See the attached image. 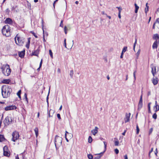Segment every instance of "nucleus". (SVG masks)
I'll return each instance as SVG.
<instances>
[{"instance_id":"obj_1","label":"nucleus","mask_w":159,"mask_h":159,"mask_svg":"<svg viewBox=\"0 0 159 159\" xmlns=\"http://www.w3.org/2000/svg\"><path fill=\"white\" fill-rule=\"evenodd\" d=\"M2 94L3 98H7L12 91L11 87L7 85H4L2 87Z\"/></svg>"},{"instance_id":"obj_2","label":"nucleus","mask_w":159,"mask_h":159,"mask_svg":"<svg viewBox=\"0 0 159 159\" xmlns=\"http://www.w3.org/2000/svg\"><path fill=\"white\" fill-rule=\"evenodd\" d=\"M1 69L2 72L4 75L8 76L11 72V70L9 68V66L8 64L3 65L2 66Z\"/></svg>"},{"instance_id":"obj_3","label":"nucleus","mask_w":159,"mask_h":159,"mask_svg":"<svg viewBox=\"0 0 159 159\" xmlns=\"http://www.w3.org/2000/svg\"><path fill=\"white\" fill-rule=\"evenodd\" d=\"M10 27L8 25H6L3 27L2 29V33L6 37L10 36Z\"/></svg>"},{"instance_id":"obj_4","label":"nucleus","mask_w":159,"mask_h":159,"mask_svg":"<svg viewBox=\"0 0 159 159\" xmlns=\"http://www.w3.org/2000/svg\"><path fill=\"white\" fill-rule=\"evenodd\" d=\"M16 43L19 46H22L24 42V39L22 37H20L17 34L15 38Z\"/></svg>"},{"instance_id":"obj_5","label":"nucleus","mask_w":159,"mask_h":159,"mask_svg":"<svg viewBox=\"0 0 159 159\" xmlns=\"http://www.w3.org/2000/svg\"><path fill=\"white\" fill-rule=\"evenodd\" d=\"M62 139L61 137H60L57 135H56L55 137V144L56 148L57 149V146H59L61 145Z\"/></svg>"},{"instance_id":"obj_6","label":"nucleus","mask_w":159,"mask_h":159,"mask_svg":"<svg viewBox=\"0 0 159 159\" xmlns=\"http://www.w3.org/2000/svg\"><path fill=\"white\" fill-rule=\"evenodd\" d=\"M12 138L11 140L14 142H16V140H17L20 136L19 133L17 131L13 132L12 134Z\"/></svg>"},{"instance_id":"obj_7","label":"nucleus","mask_w":159,"mask_h":159,"mask_svg":"<svg viewBox=\"0 0 159 159\" xmlns=\"http://www.w3.org/2000/svg\"><path fill=\"white\" fill-rule=\"evenodd\" d=\"M12 119L10 116H7L5 119L4 122L6 126H7L10 124L11 123Z\"/></svg>"},{"instance_id":"obj_8","label":"nucleus","mask_w":159,"mask_h":159,"mask_svg":"<svg viewBox=\"0 0 159 159\" xmlns=\"http://www.w3.org/2000/svg\"><path fill=\"white\" fill-rule=\"evenodd\" d=\"M103 143H104V147H105V148L104 151L103 152H101L100 153L97 154H95V155H96L97 156L94 157L93 158L94 159H99L102 156L104 152L105 151L107 146V144L105 142H104Z\"/></svg>"},{"instance_id":"obj_9","label":"nucleus","mask_w":159,"mask_h":159,"mask_svg":"<svg viewBox=\"0 0 159 159\" xmlns=\"http://www.w3.org/2000/svg\"><path fill=\"white\" fill-rule=\"evenodd\" d=\"M143 106L142 94L140 96L138 105V110L140 109Z\"/></svg>"},{"instance_id":"obj_10","label":"nucleus","mask_w":159,"mask_h":159,"mask_svg":"<svg viewBox=\"0 0 159 159\" xmlns=\"http://www.w3.org/2000/svg\"><path fill=\"white\" fill-rule=\"evenodd\" d=\"M150 66L152 68V73L153 76H154L157 72L156 67L154 66L153 64H151Z\"/></svg>"},{"instance_id":"obj_11","label":"nucleus","mask_w":159,"mask_h":159,"mask_svg":"<svg viewBox=\"0 0 159 159\" xmlns=\"http://www.w3.org/2000/svg\"><path fill=\"white\" fill-rule=\"evenodd\" d=\"M130 116V113H126L125 117L124 118L125 122V123L128 122L129 121Z\"/></svg>"},{"instance_id":"obj_12","label":"nucleus","mask_w":159,"mask_h":159,"mask_svg":"<svg viewBox=\"0 0 159 159\" xmlns=\"http://www.w3.org/2000/svg\"><path fill=\"white\" fill-rule=\"evenodd\" d=\"M16 107L14 105H11L10 106H7L5 108V110L6 111H8L11 110L16 109Z\"/></svg>"},{"instance_id":"obj_13","label":"nucleus","mask_w":159,"mask_h":159,"mask_svg":"<svg viewBox=\"0 0 159 159\" xmlns=\"http://www.w3.org/2000/svg\"><path fill=\"white\" fill-rule=\"evenodd\" d=\"M4 22L6 24H11L12 23V20L10 18H7L5 20Z\"/></svg>"},{"instance_id":"obj_14","label":"nucleus","mask_w":159,"mask_h":159,"mask_svg":"<svg viewBox=\"0 0 159 159\" xmlns=\"http://www.w3.org/2000/svg\"><path fill=\"white\" fill-rule=\"evenodd\" d=\"M98 128L97 127H95L94 129H93L91 130V132L94 135H95V134H97L98 132Z\"/></svg>"},{"instance_id":"obj_15","label":"nucleus","mask_w":159,"mask_h":159,"mask_svg":"<svg viewBox=\"0 0 159 159\" xmlns=\"http://www.w3.org/2000/svg\"><path fill=\"white\" fill-rule=\"evenodd\" d=\"M158 80L157 78L153 77L152 80V82L153 84L154 85H156L158 83Z\"/></svg>"},{"instance_id":"obj_16","label":"nucleus","mask_w":159,"mask_h":159,"mask_svg":"<svg viewBox=\"0 0 159 159\" xmlns=\"http://www.w3.org/2000/svg\"><path fill=\"white\" fill-rule=\"evenodd\" d=\"M39 51V49H38L34 51L32 53V55L38 56Z\"/></svg>"},{"instance_id":"obj_17","label":"nucleus","mask_w":159,"mask_h":159,"mask_svg":"<svg viewBox=\"0 0 159 159\" xmlns=\"http://www.w3.org/2000/svg\"><path fill=\"white\" fill-rule=\"evenodd\" d=\"M25 54V51H21L20 52H19V57H20L21 58L23 57H24Z\"/></svg>"},{"instance_id":"obj_18","label":"nucleus","mask_w":159,"mask_h":159,"mask_svg":"<svg viewBox=\"0 0 159 159\" xmlns=\"http://www.w3.org/2000/svg\"><path fill=\"white\" fill-rule=\"evenodd\" d=\"M156 108L155 111L156 112L159 110V106L157 105V101L155 102V106L154 107V108Z\"/></svg>"},{"instance_id":"obj_19","label":"nucleus","mask_w":159,"mask_h":159,"mask_svg":"<svg viewBox=\"0 0 159 159\" xmlns=\"http://www.w3.org/2000/svg\"><path fill=\"white\" fill-rule=\"evenodd\" d=\"M42 27H43V41L44 42H45L46 41V40H45V39L44 31V30H43V20H42Z\"/></svg>"},{"instance_id":"obj_20","label":"nucleus","mask_w":159,"mask_h":159,"mask_svg":"<svg viewBox=\"0 0 159 159\" xmlns=\"http://www.w3.org/2000/svg\"><path fill=\"white\" fill-rule=\"evenodd\" d=\"M157 40L155 41L153 43V44L152 45V48L153 49L155 48H157Z\"/></svg>"},{"instance_id":"obj_21","label":"nucleus","mask_w":159,"mask_h":159,"mask_svg":"<svg viewBox=\"0 0 159 159\" xmlns=\"http://www.w3.org/2000/svg\"><path fill=\"white\" fill-rule=\"evenodd\" d=\"M3 135L0 134V142H2L6 140Z\"/></svg>"},{"instance_id":"obj_22","label":"nucleus","mask_w":159,"mask_h":159,"mask_svg":"<svg viewBox=\"0 0 159 159\" xmlns=\"http://www.w3.org/2000/svg\"><path fill=\"white\" fill-rule=\"evenodd\" d=\"M10 82V80L9 79H4L2 81V83L6 84H9Z\"/></svg>"},{"instance_id":"obj_23","label":"nucleus","mask_w":159,"mask_h":159,"mask_svg":"<svg viewBox=\"0 0 159 159\" xmlns=\"http://www.w3.org/2000/svg\"><path fill=\"white\" fill-rule=\"evenodd\" d=\"M116 8H118V11H119L118 17L119 18H121L120 12H121V11L122 9L121 8H120V7H116Z\"/></svg>"},{"instance_id":"obj_24","label":"nucleus","mask_w":159,"mask_h":159,"mask_svg":"<svg viewBox=\"0 0 159 159\" xmlns=\"http://www.w3.org/2000/svg\"><path fill=\"white\" fill-rule=\"evenodd\" d=\"M134 6L135 7V12L137 13L138 11V9H139V7L138 6L136 3L134 4Z\"/></svg>"},{"instance_id":"obj_25","label":"nucleus","mask_w":159,"mask_h":159,"mask_svg":"<svg viewBox=\"0 0 159 159\" xmlns=\"http://www.w3.org/2000/svg\"><path fill=\"white\" fill-rule=\"evenodd\" d=\"M149 7L148 6V3H147L146 4V7L145 9V11L146 13H147L148 11Z\"/></svg>"},{"instance_id":"obj_26","label":"nucleus","mask_w":159,"mask_h":159,"mask_svg":"<svg viewBox=\"0 0 159 159\" xmlns=\"http://www.w3.org/2000/svg\"><path fill=\"white\" fill-rule=\"evenodd\" d=\"M159 37L158 35V34H154L153 37V39H154L157 40V39H159Z\"/></svg>"},{"instance_id":"obj_27","label":"nucleus","mask_w":159,"mask_h":159,"mask_svg":"<svg viewBox=\"0 0 159 159\" xmlns=\"http://www.w3.org/2000/svg\"><path fill=\"white\" fill-rule=\"evenodd\" d=\"M34 132L36 134V137H37L38 135V128L36 127L34 129Z\"/></svg>"},{"instance_id":"obj_28","label":"nucleus","mask_w":159,"mask_h":159,"mask_svg":"<svg viewBox=\"0 0 159 159\" xmlns=\"http://www.w3.org/2000/svg\"><path fill=\"white\" fill-rule=\"evenodd\" d=\"M74 74V71L73 70L70 71V75L71 78H73Z\"/></svg>"},{"instance_id":"obj_29","label":"nucleus","mask_w":159,"mask_h":159,"mask_svg":"<svg viewBox=\"0 0 159 159\" xmlns=\"http://www.w3.org/2000/svg\"><path fill=\"white\" fill-rule=\"evenodd\" d=\"M21 93V91L20 90L18 91V92H17V94L19 98H20V99H21V98L20 96V94Z\"/></svg>"},{"instance_id":"obj_30","label":"nucleus","mask_w":159,"mask_h":159,"mask_svg":"<svg viewBox=\"0 0 159 159\" xmlns=\"http://www.w3.org/2000/svg\"><path fill=\"white\" fill-rule=\"evenodd\" d=\"M93 140L91 136H89L88 138V142L89 143H91Z\"/></svg>"},{"instance_id":"obj_31","label":"nucleus","mask_w":159,"mask_h":159,"mask_svg":"<svg viewBox=\"0 0 159 159\" xmlns=\"http://www.w3.org/2000/svg\"><path fill=\"white\" fill-rule=\"evenodd\" d=\"M42 62H43V60H42V59L41 60V61H40V63L39 67V68H38L37 69V70L38 71H39V70L40 68V67H41L42 66Z\"/></svg>"},{"instance_id":"obj_32","label":"nucleus","mask_w":159,"mask_h":159,"mask_svg":"<svg viewBox=\"0 0 159 159\" xmlns=\"http://www.w3.org/2000/svg\"><path fill=\"white\" fill-rule=\"evenodd\" d=\"M49 93H50V89H49L48 94V96H47V98H46V101H47V104H48V96H49Z\"/></svg>"},{"instance_id":"obj_33","label":"nucleus","mask_w":159,"mask_h":159,"mask_svg":"<svg viewBox=\"0 0 159 159\" xmlns=\"http://www.w3.org/2000/svg\"><path fill=\"white\" fill-rule=\"evenodd\" d=\"M116 141H115V145L116 146H118L119 144V142L117 140V139H116Z\"/></svg>"},{"instance_id":"obj_34","label":"nucleus","mask_w":159,"mask_h":159,"mask_svg":"<svg viewBox=\"0 0 159 159\" xmlns=\"http://www.w3.org/2000/svg\"><path fill=\"white\" fill-rule=\"evenodd\" d=\"M88 157L89 159H92L93 158V156L91 154H88Z\"/></svg>"},{"instance_id":"obj_35","label":"nucleus","mask_w":159,"mask_h":159,"mask_svg":"<svg viewBox=\"0 0 159 159\" xmlns=\"http://www.w3.org/2000/svg\"><path fill=\"white\" fill-rule=\"evenodd\" d=\"M127 47H124V48H123V49L122 50V52H123L124 53L127 50Z\"/></svg>"},{"instance_id":"obj_36","label":"nucleus","mask_w":159,"mask_h":159,"mask_svg":"<svg viewBox=\"0 0 159 159\" xmlns=\"http://www.w3.org/2000/svg\"><path fill=\"white\" fill-rule=\"evenodd\" d=\"M3 152L4 151H7L8 150V147L7 146H5L3 148Z\"/></svg>"},{"instance_id":"obj_37","label":"nucleus","mask_w":159,"mask_h":159,"mask_svg":"<svg viewBox=\"0 0 159 159\" xmlns=\"http://www.w3.org/2000/svg\"><path fill=\"white\" fill-rule=\"evenodd\" d=\"M49 54H50L51 57V58H52L53 57V55H52V50L51 49H50L49 50Z\"/></svg>"},{"instance_id":"obj_38","label":"nucleus","mask_w":159,"mask_h":159,"mask_svg":"<svg viewBox=\"0 0 159 159\" xmlns=\"http://www.w3.org/2000/svg\"><path fill=\"white\" fill-rule=\"evenodd\" d=\"M67 134H68V135H70V137H68V138H71L72 137V134H71L69 133L67 131H66L65 134H66L67 135Z\"/></svg>"},{"instance_id":"obj_39","label":"nucleus","mask_w":159,"mask_h":159,"mask_svg":"<svg viewBox=\"0 0 159 159\" xmlns=\"http://www.w3.org/2000/svg\"><path fill=\"white\" fill-rule=\"evenodd\" d=\"M3 152H4V156H8L9 153H8V151H4Z\"/></svg>"},{"instance_id":"obj_40","label":"nucleus","mask_w":159,"mask_h":159,"mask_svg":"<svg viewBox=\"0 0 159 159\" xmlns=\"http://www.w3.org/2000/svg\"><path fill=\"white\" fill-rule=\"evenodd\" d=\"M139 131V128L138 125H137L136 126V133L138 134Z\"/></svg>"},{"instance_id":"obj_41","label":"nucleus","mask_w":159,"mask_h":159,"mask_svg":"<svg viewBox=\"0 0 159 159\" xmlns=\"http://www.w3.org/2000/svg\"><path fill=\"white\" fill-rule=\"evenodd\" d=\"M152 118L155 119H156L157 118V115L156 113H154L152 115Z\"/></svg>"},{"instance_id":"obj_42","label":"nucleus","mask_w":159,"mask_h":159,"mask_svg":"<svg viewBox=\"0 0 159 159\" xmlns=\"http://www.w3.org/2000/svg\"><path fill=\"white\" fill-rule=\"evenodd\" d=\"M137 39L136 38L135 39V42L134 44V46H133V49H134V51L135 50V46L136 44L137 43Z\"/></svg>"},{"instance_id":"obj_43","label":"nucleus","mask_w":159,"mask_h":159,"mask_svg":"<svg viewBox=\"0 0 159 159\" xmlns=\"http://www.w3.org/2000/svg\"><path fill=\"white\" fill-rule=\"evenodd\" d=\"M26 103L28 104V99L27 98V96L26 97H25V99H24Z\"/></svg>"},{"instance_id":"obj_44","label":"nucleus","mask_w":159,"mask_h":159,"mask_svg":"<svg viewBox=\"0 0 159 159\" xmlns=\"http://www.w3.org/2000/svg\"><path fill=\"white\" fill-rule=\"evenodd\" d=\"M10 11L9 9L8 8H7L6 10V12L7 14L8 15L9 14Z\"/></svg>"},{"instance_id":"obj_45","label":"nucleus","mask_w":159,"mask_h":159,"mask_svg":"<svg viewBox=\"0 0 159 159\" xmlns=\"http://www.w3.org/2000/svg\"><path fill=\"white\" fill-rule=\"evenodd\" d=\"M63 20H62L61 21V23L60 25V26L61 27H63Z\"/></svg>"},{"instance_id":"obj_46","label":"nucleus","mask_w":159,"mask_h":159,"mask_svg":"<svg viewBox=\"0 0 159 159\" xmlns=\"http://www.w3.org/2000/svg\"><path fill=\"white\" fill-rule=\"evenodd\" d=\"M17 7L16 6H13L12 7L11 10L12 11H15L16 9V8Z\"/></svg>"},{"instance_id":"obj_47","label":"nucleus","mask_w":159,"mask_h":159,"mask_svg":"<svg viewBox=\"0 0 159 159\" xmlns=\"http://www.w3.org/2000/svg\"><path fill=\"white\" fill-rule=\"evenodd\" d=\"M114 151L116 154H118L119 152V150L117 148L115 149Z\"/></svg>"},{"instance_id":"obj_48","label":"nucleus","mask_w":159,"mask_h":159,"mask_svg":"<svg viewBox=\"0 0 159 159\" xmlns=\"http://www.w3.org/2000/svg\"><path fill=\"white\" fill-rule=\"evenodd\" d=\"M64 32H65V34H66L67 33V29L66 27V26H65L64 28Z\"/></svg>"},{"instance_id":"obj_49","label":"nucleus","mask_w":159,"mask_h":159,"mask_svg":"<svg viewBox=\"0 0 159 159\" xmlns=\"http://www.w3.org/2000/svg\"><path fill=\"white\" fill-rule=\"evenodd\" d=\"M151 103H149L148 104V109L149 111V112L150 111V104Z\"/></svg>"},{"instance_id":"obj_50","label":"nucleus","mask_w":159,"mask_h":159,"mask_svg":"<svg viewBox=\"0 0 159 159\" xmlns=\"http://www.w3.org/2000/svg\"><path fill=\"white\" fill-rule=\"evenodd\" d=\"M33 34V35L36 38H38V36L37 35L35 34V33H34L33 32H31Z\"/></svg>"},{"instance_id":"obj_51","label":"nucleus","mask_w":159,"mask_h":159,"mask_svg":"<svg viewBox=\"0 0 159 159\" xmlns=\"http://www.w3.org/2000/svg\"><path fill=\"white\" fill-rule=\"evenodd\" d=\"M57 116L59 120H60L61 119V117L60 115V114H57Z\"/></svg>"},{"instance_id":"obj_52","label":"nucleus","mask_w":159,"mask_h":159,"mask_svg":"<svg viewBox=\"0 0 159 159\" xmlns=\"http://www.w3.org/2000/svg\"><path fill=\"white\" fill-rule=\"evenodd\" d=\"M66 39H65L64 40V46L65 47V48H66Z\"/></svg>"},{"instance_id":"obj_53","label":"nucleus","mask_w":159,"mask_h":159,"mask_svg":"<svg viewBox=\"0 0 159 159\" xmlns=\"http://www.w3.org/2000/svg\"><path fill=\"white\" fill-rule=\"evenodd\" d=\"M58 1V0H55L53 3V7H54V8H55V3L57 2V1Z\"/></svg>"},{"instance_id":"obj_54","label":"nucleus","mask_w":159,"mask_h":159,"mask_svg":"<svg viewBox=\"0 0 159 159\" xmlns=\"http://www.w3.org/2000/svg\"><path fill=\"white\" fill-rule=\"evenodd\" d=\"M153 151V148H152L151 149V150L149 151V156H150V153Z\"/></svg>"},{"instance_id":"obj_55","label":"nucleus","mask_w":159,"mask_h":159,"mask_svg":"<svg viewBox=\"0 0 159 159\" xmlns=\"http://www.w3.org/2000/svg\"><path fill=\"white\" fill-rule=\"evenodd\" d=\"M30 43H27V44H26V47L27 48H29V46H30Z\"/></svg>"},{"instance_id":"obj_56","label":"nucleus","mask_w":159,"mask_h":159,"mask_svg":"<svg viewBox=\"0 0 159 159\" xmlns=\"http://www.w3.org/2000/svg\"><path fill=\"white\" fill-rule=\"evenodd\" d=\"M135 72L136 71H134L133 73V75L134 78V80H136V77H135Z\"/></svg>"},{"instance_id":"obj_57","label":"nucleus","mask_w":159,"mask_h":159,"mask_svg":"<svg viewBox=\"0 0 159 159\" xmlns=\"http://www.w3.org/2000/svg\"><path fill=\"white\" fill-rule=\"evenodd\" d=\"M124 53L123 52H122L121 53V54L120 56V58H123V55Z\"/></svg>"},{"instance_id":"obj_58","label":"nucleus","mask_w":159,"mask_h":159,"mask_svg":"<svg viewBox=\"0 0 159 159\" xmlns=\"http://www.w3.org/2000/svg\"><path fill=\"white\" fill-rule=\"evenodd\" d=\"M65 137L66 140V141L67 142H68L69 141V140H68V139H67V136H66V134H65Z\"/></svg>"},{"instance_id":"obj_59","label":"nucleus","mask_w":159,"mask_h":159,"mask_svg":"<svg viewBox=\"0 0 159 159\" xmlns=\"http://www.w3.org/2000/svg\"><path fill=\"white\" fill-rule=\"evenodd\" d=\"M52 111V110H51H51H50V111H49V112H48V116H49V117H50L51 116H50V111Z\"/></svg>"},{"instance_id":"obj_60","label":"nucleus","mask_w":159,"mask_h":159,"mask_svg":"<svg viewBox=\"0 0 159 159\" xmlns=\"http://www.w3.org/2000/svg\"><path fill=\"white\" fill-rule=\"evenodd\" d=\"M30 38H28V43H30Z\"/></svg>"},{"instance_id":"obj_61","label":"nucleus","mask_w":159,"mask_h":159,"mask_svg":"<svg viewBox=\"0 0 159 159\" xmlns=\"http://www.w3.org/2000/svg\"><path fill=\"white\" fill-rule=\"evenodd\" d=\"M124 158L125 159H128L127 156L126 155L124 156Z\"/></svg>"},{"instance_id":"obj_62","label":"nucleus","mask_w":159,"mask_h":159,"mask_svg":"<svg viewBox=\"0 0 159 159\" xmlns=\"http://www.w3.org/2000/svg\"><path fill=\"white\" fill-rule=\"evenodd\" d=\"M15 158L16 159H19V158L18 157V155H17L16 156V157H15Z\"/></svg>"},{"instance_id":"obj_63","label":"nucleus","mask_w":159,"mask_h":159,"mask_svg":"<svg viewBox=\"0 0 159 159\" xmlns=\"http://www.w3.org/2000/svg\"><path fill=\"white\" fill-rule=\"evenodd\" d=\"M126 132V130H125L122 133V134L123 135H125V133Z\"/></svg>"},{"instance_id":"obj_64","label":"nucleus","mask_w":159,"mask_h":159,"mask_svg":"<svg viewBox=\"0 0 159 159\" xmlns=\"http://www.w3.org/2000/svg\"><path fill=\"white\" fill-rule=\"evenodd\" d=\"M102 13L103 14V15H105L107 16V15L104 12V11H102Z\"/></svg>"}]
</instances>
